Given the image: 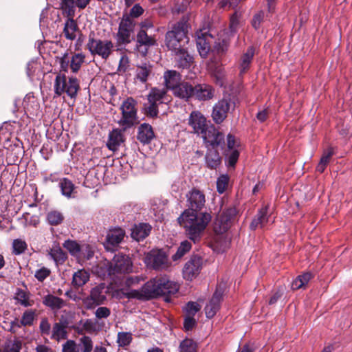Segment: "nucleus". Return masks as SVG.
Here are the masks:
<instances>
[{"mask_svg": "<svg viewBox=\"0 0 352 352\" xmlns=\"http://www.w3.org/2000/svg\"><path fill=\"white\" fill-rule=\"evenodd\" d=\"M187 206L188 208L195 212L201 210L205 206L206 197L204 192L201 190L193 188L187 194Z\"/></svg>", "mask_w": 352, "mask_h": 352, "instance_id": "obj_12", "label": "nucleus"}, {"mask_svg": "<svg viewBox=\"0 0 352 352\" xmlns=\"http://www.w3.org/2000/svg\"><path fill=\"white\" fill-rule=\"evenodd\" d=\"M193 97L199 100H208L213 98L214 89L207 84H197L194 86Z\"/></svg>", "mask_w": 352, "mask_h": 352, "instance_id": "obj_22", "label": "nucleus"}, {"mask_svg": "<svg viewBox=\"0 0 352 352\" xmlns=\"http://www.w3.org/2000/svg\"><path fill=\"white\" fill-rule=\"evenodd\" d=\"M188 124L192 128V132L200 135L205 143L210 146L214 147L224 144V134L219 131L214 125L208 124L206 117L200 111H192Z\"/></svg>", "mask_w": 352, "mask_h": 352, "instance_id": "obj_3", "label": "nucleus"}, {"mask_svg": "<svg viewBox=\"0 0 352 352\" xmlns=\"http://www.w3.org/2000/svg\"><path fill=\"white\" fill-rule=\"evenodd\" d=\"M79 80L76 77H68L65 74L56 75L54 84L55 96L66 94L72 99H76L80 90Z\"/></svg>", "mask_w": 352, "mask_h": 352, "instance_id": "obj_6", "label": "nucleus"}, {"mask_svg": "<svg viewBox=\"0 0 352 352\" xmlns=\"http://www.w3.org/2000/svg\"><path fill=\"white\" fill-rule=\"evenodd\" d=\"M39 329L42 334L49 335L50 333L51 325L48 321L47 318H43L41 319Z\"/></svg>", "mask_w": 352, "mask_h": 352, "instance_id": "obj_63", "label": "nucleus"}, {"mask_svg": "<svg viewBox=\"0 0 352 352\" xmlns=\"http://www.w3.org/2000/svg\"><path fill=\"white\" fill-rule=\"evenodd\" d=\"M153 74V66L149 63H143L137 65L135 79L145 83Z\"/></svg>", "mask_w": 352, "mask_h": 352, "instance_id": "obj_31", "label": "nucleus"}, {"mask_svg": "<svg viewBox=\"0 0 352 352\" xmlns=\"http://www.w3.org/2000/svg\"><path fill=\"white\" fill-rule=\"evenodd\" d=\"M191 249V243L188 241H184L181 243L176 253L173 255L172 258L173 261H177L181 258L186 252Z\"/></svg>", "mask_w": 352, "mask_h": 352, "instance_id": "obj_52", "label": "nucleus"}, {"mask_svg": "<svg viewBox=\"0 0 352 352\" xmlns=\"http://www.w3.org/2000/svg\"><path fill=\"white\" fill-rule=\"evenodd\" d=\"M312 278L313 275L310 272H305L298 276L292 283V289L293 290H297L304 288Z\"/></svg>", "mask_w": 352, "mask_h": 352, "instance_id": "obj_39", "label": "nucleus"}, {"mask_svg": "<svg viewBox=\"0 0 352 352\" xmlns=\"http://www.w3.org/2000/svg\"><path fill=\"white\" fill-rule=\"evenodd\" d=\"M38 311L35 309H27L21 315V319H16L11 322V328H21V327H31L36 320Z\"/></svg>", "mask_w": 352, "mask_h": 352, "instance_id": "obj_16", "label": "nucleus"}, {"mask_svg": "<svg viewBox=\"0 0 352 352\" xmlns=\"http://www.w3.org/2000/svg\"><path fill=\"white\" fill-rule=\"evenodd\" d=\"M73 18L74 16L67 17L63 28V34L65 37L70 41H74L76 39V33L78 30V25Z\"/></svg>", "mask_w": 352, "mask_h": 352, "instance_id": "obj_34", "label": "nucleus"}, {"mask_svg": "<svg viewBox=\"0 0 352 352\" xmlns=\"http://www.w3.org/2000/svg\"><path fill=\"white\" fill-rule=\"evenodd\" d=\"M51 274V270L45 267H43L36 270L34 277L39 282H43Z\"/></svg>", "mask_w": 352, "mask_h": 352, "instance_id": "obj_58", "label": "nucleus"}, {"mask_svg": "<svg viewBox=\"0 0 352 352\" xmlns=\"http://www.w3.org/2000/svg\"><path fill=\"white\" fill-rule=\"evenodd\" d=\"M179 352H197V344L193 340L186 338L181 342Z\"/></svg>", "mask_w": 352, "mask_h": 352, "instance_id": "obj_46", "label": "nucleus"}, {"mask_svg": "<svg viewBox=\"0 0 352 352\" xmlns=\"http://www.w3.org/2000/svg\"><path fill=\"white\" fill-rule=\"evenodd\" d=\"M194 86L188 82H181L173 91V94L180 99L188 101L193 97Z\"/></svg>", "mask_w": 352, "mask_h": 352, "instance_id": "obj_19", "label": "nucleus"}, {"mask_svg": "<svg viewBox=\"0 0 352 352\" xmlns=\"http://www.w3.org/2000/svg\"><path fill=\"white\" fill-rule=\"evenodd\" d=\"M211 148H208L205 156V162L206 166L210 169H217L221 164V157L218 151L215 149L217 146H211Z\"/></svg>", "mask_w": 352, "mask_h": 352, "instance_id": "obj_27", "label": "nucleus"}, {"mask_svg": "<svg viewBox=\"0 0 352 352\" xmlns=\"http://www.w3.org/2000/svg\"><path fill=\"white\" fill-rule=\"evenodd\" d=\"M69 65H70L69 55V54L65 53L63 54V56L60 58V66L61 70L67 72L69 67Z\"/></svg>", "mask_w": 352, "mask_h": 352, "instance_id": "obj_64", "label": "nucleus"}, {"mask_svg": "<svg viewBox=\"0 0 352 352\" xmlns=\"http://www.w3.org/2000/svg\"><path fill=\"white\" fill-rule=\"evenodd\" d=\"M63 248H65L70 254L75 257H79L81 252V248L78 243L74 240H66L63 244Z\"/></svg>", "mask_w": 352, "mask_h": 352, "instance_id": "obj_45", "label": "nucleus"}, {"mask_svg": "<svg viewBox=\"0 0 352 352\" xmlns=\"http://www.w3.org/2000/svg\"><path fill=\"white\" fill-rule=\"evenodd\" d=\"M230 177L228 175H221L217 180V190L223 194L228 188Z\"/></svg>", "mask_w": 352, "mask_h": 352, "instance_id": "obj_53", "label": "nucleus"}, {"mask_svg": "<svg viewBox=\"0 0 352 352\" xmlns=\"http://www.w3.org/2000/svg\"><path fill=\"white\" fill-rule=\"evenodd\" d=\"M133 340L131 332H119L117 336V343L120 347H126L130 345Z\"/></svg>", "mask_w": 352, "mask_h": 352, "instance_id": "obj_49", "label": "nucleus"}, {"mask_svg": "<svg viewBox=\"0 0 352 352\" xmlns=\"http://www.w3.org/2000/svg\"><path fill=\"white\" fill-rule=\"evenodd\" d=\"M42 302L45 307L54 311L60 310L67 305L65 300L50 294L43 296Z\"/></svg>", "mask_w": 352, "mask_h": 352, "instance_id": "obj_26", "label": "nucleus"}, {"mask_svg": "<svg viewBox=\"0 0 352 352\" xmlns=\"http://www.w3.org/2000/svg\"><path fill=\"white\" fill-rule=\"evenodd\" d=\"M123 142L124 135L122 131L120 129H116L109 133L107 146L109 150L115 151Z\"/></svg>", "mask_w": 352, "mask_h": 352, "instance_id": "obj_32", "label": "nucleus"}, {"mask_svg": "<svg viewBox=\"0 0 352 352\" xmlns=\"http://www.w3.org/2000/svg\"><path fill=\"white\" fill-rule=\"evenodd\" d=\"M155 44L156 41L154 37L148 36L145 30H139L136 36V49L141 55L146 56L149 47Z\"/></svg>", "mask_w": 352, "mask_h": 352, "instance_id": "obj_15", "label": "nucleus"}, {"mask_svg": "<svg viewBox=\"0 0 352 352\" xmlns=\"http://www.w3.org/2000/svg\"><path fill=\"white\" fill-rule=\"evenodd\" d=\"M158 104L153 102H148L144 104V109L145 114L151 118L157 117L159 111H158Z\"/></svg>", "mask_w": 352, "mask_h": 352, "instance_id": "obj_54", "label": "nucleus"}, {"mask_svg": "<svg viewBox=\"0 0 352 352\" xmlns=\"http://www.w3.org/2000/svg\"><path fill=\"white\" fill-rule=\"evenodd\" d=\"M151 228V226L146 223L135 225L131 230V237L138 241L144 240L149 235Z\"/></svg>", "mask_w": 352, "mask_h": 352, "instance_id": "obj_29", "label": "nucleus"}, {"mask_svg": "<svg viewBox=\"0 0 352 352\" xmlns=\"http://www.w3.org/2000/svg\"><path fill=\"white\" fill-rule=\"evenodd\" d=\"M224 155L229 167H234L239 157V152L237 149L225 150Z\"/></svg>", "mask_w": 352, "mask_h": 352, "instance_id": "obj_50", "label": "nucleus"}, {"mask_svg": "<svg viewBox=\"0 0 352 352\" xmlns=\"http://www.w3.org/2000/svg\"><path fill=\"white\" fill-rule=\"evenodd\" d=\"M86 47L92 56H98L104 60H107L113 54L115 47L114 43L111 40H102L98 38L93 31L89 34Z\"/></svg>", "mask_w": 352, "mask_h": 352, "instance_id": "obj_5", "label": "nucleus"}, {"mask_svg": "<svg viewBox=\"0 0 352 352\" xmlns=\"http://www.w3.org/2000/svg\"><path fill=\"white\" fill-rule=\"evenodd\" d=\"M333 154V148L331 147H329L327 150L324 151L320 160L316 166V171L320 173H323L329 164L330 160Z\"/></svg>", "mask_w": 352, "mask_h": 352, "instance_id": "obj_38", "label": "nucleus"}, {"mask_svg": "<svg viewBox=\"0 0 352 352\" xmlns=\"http://www.w3.org/2000/svg\"><path fill=\"white\" fill-rule=\"evenodd\" d=\"M237 211L235 207L230 206L225 209L221 215V221L227 223L231 221L236 214Z\"/></svg>", "mask_w": 352, "mask_h": 352, "instance_id": "obj_55", "label": "nucleus"}, {"mask_svg": "<svg viewBox=\"0 0 352 352\" xmlns=\"http://www.w3.org/2000/svg\"><path fill=\"white\" fill-rule=\"evenodd\" d=\"M265 16V13L263 10H259L254 14L251 21V25L256 30L261 28L262 23L264 21Z\"/></svg>", "mask_w": 352, "mask_h": 352, "instance_id": "obj_56", "label": "nucleus"}, {"mask_svg": "<svg viewBox=\"0 0 352 352\" xmlns=\"http://www.w3.org/2000/svg\"><path fill=\"white\" fill-rule=\"evenodd\" d=\"M202 258L194 255L186 263L183 269V276L186 280H192L200 272L202 267Z\"/></svg>", "mask_w": 352, "mask_h": 352, "instance_id": "obj_13", "label": "nucleus"}, {"mask_svg": "<svg viewBox=\"0 0 352 352\" xmlns=\"http://www.w3.org/2000/svg\"><path fill=\"white\" fill-rule=\"evenodd\" d=\"M47 220L51 226H58L63 221L64 216L58 210H52L47 213Z\"/></svg>", "mask_w": 352, "mask_h": 352, "instance_id": "obj_47", "label": "nucleus"}, {"mask_svg": "<svg viewBox=\"0 0 352 352\" xmlns=\"http://www.w3.org/2000/svg\"><path fill=\"white\" fill-rule=\"evenodd\" d=\"M85 56L82 53L74 54L72 56H69V68L73 73H76L79 71L85 61Z\"/></svg>", "mask_w": 352, "mask_h": 352, "instance_id": "obj_41", "label": "nucleus"}, {"mask_svg": "<svg viewBox=\"0 0 352 352\" xmlns=\"http://www.w3.org/2000/svg\"><path fill=\"white\" fill-rule=\"evenodd\" d=\"M50 257L54 261L56 265H62L67 259V254L59 245L53 246L49 252Z\"/></svg>", "mask_w": 352, "mask_h": 352, "instance_id": "obj_36", "label": "nucleus"}, {"mask_svg": "<svg viewBox=\"0 0 352 352\" xmlns=\"http://www.w3.org/2000/svg\"><path fill=\"white\" fill-rule=\"evenodd\" d=\"M155 138L153 127L147 123L140 125L138 130L137 139L143 144H149Z\"/></svg>", "mask_w": 352, "mask_h": 352, "instance_id": "obj_25", "label": "nucleus"}, {"mask_svg": "<svg viewBox=\"0 0 352 352\" xmlns=\"http://www.w3.org/2000/svg\"><path fill=\"white\" fill-rule=\"evenodd\" d=\"M144 261L148 268L157 271L166 270L170 266L168 256L162 250L150 251L145 256Z\"/></svg>", "mask_w": 352, "mask_h": 352, "instance_id": "obj_8", "label": "nucleus"}, {"mask_svg": "<svg viewBox=\"0 0 352 352\" xmlns=\"http://www.w3.org/2000/svg\"><path fill=\"white\" fill-rule=\"evenodd\" d=\"M146 287H148L151 298H156L161 296H170L175 294L179 285L170 280L167 276H156L146 283Z\"/></svg>", "mask_w": 352, "mask_h": 352, "instance_id": "obj_4", "label": "nucleus"}, {"mask_svg": "<svg viewBox=\"0 0 352 352\" xmlns=\"http://www.w3.org/2000/svg\"><path fill=\"white\" fill-rule=\"evenodd\" d=\"M129 67V59L125 54L122 55L119 61L118 71L120 74L125 73Z\"/></svg>", "mask_w": 352, "mask_h": 352, "instance_id": "obj_59", "label": "nucleus"}, {"mask_svg": "<svg viewBox=\"0 0 352 352\" xmlns=\"http://www.w3.org/2000/svg\"><path fill=\"white\" fill-rule=\"evenodd\" d=\"M32 294L27 288L23 289L18 287L14 294V299L16 305L28 308L32 307L35 304V301L32 298Z\"/></svg>", "mask_w": 352, "mask_h": 352, "instance_id": "obj_18", "label": "nucleus"}, {"mask_svg": "<svg viewBox=\"0 0 352 352\" xmlns=\"http://www.w3.org/2000/svg\"><path fill=\"white\" fill-rule=\"evenodd\" d=\"M268 219V206H265L258 210L257 214L251 222L250 227L253 230L258 228H262L267 224Z\"/></svg>", "mask_w": 352, "mask_h": 352, "instance_id": "obj_28", "label": "nucleus"}, {"mask_svg": "<svg viewBox=\"0 0 352 352\" xmlns=\"http://www.w3.org/2000/svg\"><path fill=\"white\" fill-rule=\"evenodd\" d=\"M59 187L63 195L69 198L74 190V185L71 180L67 178L60 179L59 181Z\"/></svg>", "mask_w": 352, "mask_h": 352, "instance_id": "obj_44", "label": "nucleus"}, {"mask_svg": "<svg viewBox=\"0 0 352 352\" xmlns=\"http://www.w3.org/2000/svg\"><path fill=\"white\" fill-rule=\"evenodd\" d=\"M107 294V288L104 283L96 285L90 291L89 296L87 300H91L93 304L100 305L104 303L106 300Z\"/></svg>", "mask_w": 352, "mask_h": 352, "instance_id": "obj_21", "label": "nucleus"}, {"mask_svg": "<svg viewBox=\"0 0 352 352\" xmlns=\"http://www.w3.org/2000/svg\"><path fill=\"white\" fill-rule=\"evenodd\" d=\"M22 342L19 338L8 340L5 344L3 352H20Z\"/></svg>", "mask_w": 352, "mask_h": 352, "instance_id": "obj_48", "label": "nucleus"}, {"mask_svg": "<svg viewBox=\"0 0 352 352\" xmlns=\"http://www.w3.org/2000/svg\"><path fill=\"white\" fill-rule=\"evenodd\" d=\"M67 337L66 326L62 322H56L52 327L51 338L56 341L65 340Z\"/></svg>", "mask_w": 352, "mask_h": 352, "instance_id": "obj_37", "label": "nucleus"}, {"mask_svg": "<svg viewBox=\"0 0 352 352\" xmlns=\"http://www.w3.org/2000/svg\"><path fill=\"white\" fill-rule=\"evenodd\" d=\"M236 98L234 96H224L223 98L218 101L213 107L212 117L214 122L217 124H221L227 118L228 113L230 109L235 108Z\"/></svg>", "mask_w": 352, "mask_h": 352, "instance_id": "obj_9", "label": "nucleus"}, {"mask_svg": "<svg viewBox=\"0 0 352 352\" xmlns=\"http://www.w3.org/2000/svg\"><path fill=\"white\" fill-rule=\"evenodd\" d=\"M146 283L141 287L140 290L131 289L124 294V296L129 298H134L140 300H148L151 298L148 287H146Z\"/></svg>", "mask_w": 352, "mask_h": 352, "instance_id": "obj_35", "label": "nucleus"}, {"mask_svg": "<svg viewBox=\"0 0 352 352\" xmlns=\"http://www.w3.org/2000/svg\"><path fill=\"white\" fill-rule=\"evenodd\" d=\"M90 278V274L85 269L78 270L72 276V285L75 289L84 286Z\"/></svg>", "mask_w": 352, "mask_h": 352, "instance_id": "obj_33", "label": "nucleus"}, {"mask_svg": "<svg viewBox=\"0 0 352 352\" xmlns=\"http://www.w3.org/2000/svg\"><path fill=\"white\" fill-rule=\"evenodd\" d=\"M110 309L106 307H100L96 309L95 312L96 317L98 319L107 318L110 316Z\"/></svg>", "mask_w": 352, "mask_h": 352, "instance_id": "obj_62", "label": "nucleus"}, {"mask_svg": "<svg viewBox=\"0 0 352 352\" xmlns=\"http://www.w3.org/2000/svg\"><path fill=\"white\" fill-rule=\"evenodd\" d=\"M188 24L185 18L173 24L171 30L166 34V45L169 50L174 52L176 67L181 69H188L193 63L194 58L186 49L185 45L188 42Z\"/></svg>", "mask_w": 352, "mask_h": 352, "instance_id": "obj_1", "label": "nucleus"}, {"mask_svg": "<svg viewBox=\"0 0 352 352\" xmlns=\"http://www.w3.org/2000/svg\"><path fill=\"white\" fill-rule=\"evenodd\" d=\"M201 306L196 302H188L185 307L186 316L194 317L200 310Z\"/></svg>", "mask_w": 352, "mask_h": 352, "instance_id": "obj_57", "label": "nucleus"}, {"mask_svg": "<svg viewBox=\"0 0 352 352\" xmlns=\"http://www.w3.org/2000/svg\"><path fill=\"white\" fill-rule=\"evenodd\" d=\"M78 349L79 352H91L94 350V342L88 336H83L78 340Z\"/></svg>", "mask_w": 352, "mask_h": 352, "instance_id": "obj_43", "label": "nucleus"}, {"mask_svg": "<svg viewBox=\"0 0 352 352\" xmlns=\"http://www.w3.org/2000/svg\"><path fill=\"white\" fill-rule=\"evenodd\" d=\"M239 25V15L234 12L230 19V30L232 32H236Z\"/></svg>", "mask_w": 352, "mask_h": 352, "instance_id": "obj_61", "label": "nucleus"}, {"mask_svg": "<svg viewBox=\"0 0 352 352\" xmlns=\"http://www.w3.org/2000/svg\"><path fill=\"white\" fill-rule=\"evenodd\" d=\"M135 23L128 14H124L119 24L118 41L122 44L131 43V36L133 32Z\"/></svg>", "mask_w": 352, "mask_h": 352, "instance_id": "obj_11", "label": "nucleus"}, {"mask_svg": "<svg viewBox=\"0 0 352 352\" xmlns=\"http://www.w3.org/2000/svg\"><path fill=\"white\" fill-rule=\"evenodd\" d=\"M27 248V243L21 239H14L12 242V253L14 255H20L24 253Z\"/></svg>", "mask_w": 352, "mask_h": 352, "instance_id": "obj_51", "label": "nucleus"}, {"mask_svg": "<svg viewBox=\"0 0 352 352\" xmlns=\"http://www.w3.org/2000/svg\"><path fill=\"white\" fill-rule=\"evenodd\" d=\"M136 106L137 102L131 97L127 98L123 101L120 107L122 118L118 123L124 129H129L137 123L138 116Z\"/></svg>", "mask_w": 352, "mask_h": 352, "instance_id": "obj_7", "label": "nucleus"}, {"mask_svg": "<svg viewBox=\"0 0 352 352\" xmlns=\"http://www.w3.org/2000/svg\"><path fill=\"white\" fill-rule=\"evenodd\" d=\"M112 267H110L114 276L130 274L133 272V263L131 258L123 254H115L111 260Z\"/></svg>", "mask_w": 352, "mask_h": 352, "instance_id": "obj_10", "label": "nucleus"}, {"mask_svg": "<svg viewBox=\"0 0 352 352\" xmlns=\"http://www.w3.org/2000/svg\"><path fill=\"white\" fill-rule=\"evenodd\" d=\"M147 100L158 104L166 103L169 101V97L165 89L153 88L147 95Z\"/></svg>", "mask_w": 352, "mask_h": 352, "instance_id": "obj_30", "label": "nucleus"}, {"mask_svg": "<svg viewBox=\"0 0 352 352\" xmlns=\"http://www.w3.org/2000/svg\"><path fill=\"white\" fill-rule=\"evenodd\" d=\"M164 84L166 89L174 90L182 82L181 74L175 70H167L164 73Z\"/></svg>", "mask_w": 352, "mask_h": 352, "instance_id": "obj_23", "label": "nucleus"}, {"mask_svg": "<svg viewBox=\"0 0 352 352\" xmlns=\"http://www.w3.org/2000/svg\"><path fill=\"white\" fill-rule=\"evenodd\" d=\"M76 6L75 0H60V9L65 17L74 16Z\"/></svg>", "mask_w": 352, "mask_h": 352, "instance_id": "obj_40", "label": "nucleus"}, {"mask_svg": "<svg viewBox=\"0 0 352 352\" xmlns=\"http://www.w3.org/2000/svg\"><path fill=\"white\" fill-rule=\"evenodd\" d=\"M124 236L125 231L120 227L110 229L107 232L104 244L105 249L108 251H113L122 241Z\"/></svg>", "mask_w": 352, "mask_h": 352, "instance_id": "obj_14", "label": "nucleus"}, {"mask_svg": "<svg viewBox=\"0 0 352 352\" xmlns=\"http://www.w3.org/2000/svg\"><path fill=\"white\" fill-rule=\"evenodd\" d=\"M210 34L203 33L201 31L196 33V43L198 52L201 56L206 57L210 50Z\"/></svg>", "mask_w": 352, "mask_h": 352, "instance_id": "obj_17", "label": "nucleus"}, {"mask_svg": "<svg viewBox=\"0 0 352 352\" xmlns=\"http://www.w3.org/2000/svg\"><path fill=\"white\" fill-rule=\"evenodd\" d=\"M63 352H79L78 346L74 340H68L63 344Z\"/></svg>", "mask_w": 352, "mask_h": 352, "instance_id": "obj_60", "label": "nucleus"}, {"mask_svg": "<svg viewBox=\"0 0 352 352\" xmlns=\"http://www.w3.org/2000/svg\"><path fill=\"white\" fill-rule=\"evenodd\" d=\"M222 300V292L216 290L208 304L205 307L206 317L212 318L220 308Z\"/></svg>", "mask_w": 352, "mask_h": 352, "instance_id": "obj_24", "label": "nucleus"}, {"mask_svg": "<svg viewBox=\"0 0 352 352\" xmlns=\"http://www.w3.org/2000/svg\"><path fill=\"white\" fill-rule=\"evenodd\" d=\"M254 54L255 47L252 45L249 46L246 51L241 54L239 60V69L240 74L246 73L250 69Z\"/></svg>", "mask_w": 352, "mask_h": 352, "instance_id": "obj_20", "label": "nucleus"}, {"mask_svg": "<svg viewBox=\"0 0 352 352\" xmlns=\"http://www.w3.org/2000/svg\"><path fill=\"white\" fill-rule=\"evenodd\" d=\"M110 267H112L111 261H109L105 260L104 261L100 262L96 267V273L98 275L103 278L107 276H113L112 272H111Z\"/></svg>", "mask_w": 352, "mask_h": 352, "instance_id": "obj_42", "label": "nucleus"}, {"mask_svg": "<svg viewBox=\"0 0 352 352\" xmlns=\"http://www.w3.org/2000/svg\"><path fill=\"white\" fill-rule=\"evenodd\" d=\"M208 212H197L185 210L178 217L179 224L184 228L186 236L194 243L199 241L204 230L211 221Z\"/></svg>", "mask_w": 352, "mask_h": 352, "instance_id": "obj_2", "label": "nucleus"}]
</instances>
